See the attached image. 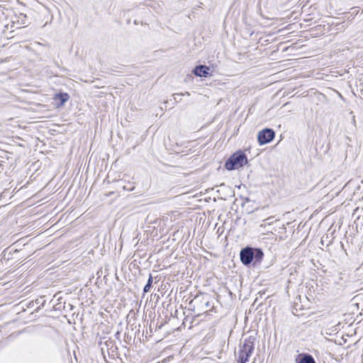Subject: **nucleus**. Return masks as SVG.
I'll return each mask as SVG.
<instances>
[{
	"mask_svg": "<svg viewBox=\"0 0 363 363\" xmlns=\"http://www.w3.org/2000/svg\"><path fill=\"white\" fill-rule=\"evenodd\" d=\"M263 256V253L262 251H260L259 250H257V257H259V259H261Z\"/></svg>",
	"mask_w": 363,
	"mask_h": 363,
	"instance_id": "nucleus-10",
	"label": "nucleus"
},
{
	"mask_svg": "<svg viewBox=\"0 0 363 363\" xmlns=\"http://www.w3.org/2000/svg\"><path fill=\"white\" fill-rule=\"evenodd\" d=\"M240 260L241 262L247 265L251 263L253 259L254 254L252 248L246 247L242 249L240 253Z\"/></svg>",
	"mask_w": 363,
	"mask_h": 363,
	"instance_id": "nucleus-3",
	"label": "nucleus"
},
{
	"mask_svg": "<svg viewBox=\"0 0 363 363\" xmlns=\"http://www.w3.org/2000/svg\"><path fill=\"white\" fill-rule=\"evenodd\" d=\"M247 159L243 153L237 152L233 155L225 162V167L228 170L238 169L247 164Z\"/></svg>",
	"mask_w": 363,
	"mask_h": 363,
	"instance_id": "nucleus-1",
	"label": "nucleus"
},
{
	"mask_svg": "<svg viewBox=\"0 0 363 363\" xmlns=\"http://www.w3.org/2000/svg\"><path fill=\"white\" fill-rule=\"evenodd\" d=\"M69 96L67 94H59L55 96V99H60L61 101V105H63L66 101H68Z\"/></svg>",
	"mask_w": 363,
	"mask_h": 363,
	"instance_id": "nucleus-7",
	"label": "nucleus"
},
{
	"mask_svg": "<svg viewBox=\"0 0 363 363\" xmlns=\"http://www.w3.org/2000/svg\"><path fill=\"white\" fill-rule=\"evenodd\" d=\"M209 67L205 65L196 66L193 72L199 77H207L208 74Z\"/></svg>",
	"mask_w": 363,
	"mask_h": 363,
	"instance_id": "nucleus-5",
	"label": "nucleus"
},
{
	"mask_svg": "<svg viewBox=\"0 0 363 363\" xmlns=\"http://www.w3.org/2000/svg\"><path fill=\"white\" fill-rule=\"evenodd\" d=\"M272 218V217H269L266 220H270Z\"/></svg>",
	"mask_w": 363,
	"mask_h": 363,
	"instance_id": "nucleus-11",
	"label": "nucleus"
},
{
	"mask_svg": "<svg viewBox=\"0 0 363 363\" xmlns=\"http://www.w3.org/2000/svg\"><path fill=\"white\" fill-rule=\"evenodd\" d=\"M253 350V346L250 344H245L243 349L239 353V362L240 363H245Z\"/></svg>",
	"mask_w": 363,
	"mask_h": 363,
	"instance_id": "nucleus-4",
	"label": "nucleus"
},
{
	"mask_svg": "<svg viewBox=\"0 0 363 363\" xmlns=\"http://www.w3.org/2000/svg\"><path fill=\"white\" fill-rule=\"evenodd\" d=\"M152 284V277L151 274H150L148 280H147V283L146 284V285L145 286L144 289H143L145 293H147L150 291Z\"/></svg>",
	"mask_w": 363,
	"mask_h": 363,
	"instance_id": "nucleus-8",
	"label": "nucleus"
},
{
	"mask_svg": "<svg viewBox=\"0 0 363 363\" xmlns=\"http://www.w3.org/2000/svg\"><path fill=\"white\" fill-rule=\"evenodd\" d=\"M274 138V132L273 130L266 128L259 132L257 135L258 142L263 145L269 143Z\"/></svg>",
	"mask_w": 363,
	"mask_h": 363,
	"instance_id": "nucleus-2",
	"label": "nucleus"
},
{
	"mask_svg": "<svg viewBox=\"0 0 363 363\" xmlns=\"http://www.w3.org/2000/svg\"><path fill=\"white\" fill-rule=\"evenodd\" d=\"M298 363H315L313 358L308 354L299 355V359H296Z\"/></svg>",
	"mask_w": 363,
	"mask_h": 363,
	"instance_id": "nucleus-6",
	"label": "nucleus"
},
{
	"mask_svg": "<svg viewBox=\"0 0 363 363\" xmlns=\"http://www.w3.org/2000/svg\"><path fill=\"white\" fill-rule=\"evenodd\" d=\"M190 96V93L188 91H186L185 93L174 94L173 95L175 100L177 99V96Z\"/></svg>",
	"mask_w": 363,
	"mask_h": 363,
	"instance_id": "nucleus-9",
	"label": "nucleus"
}]
</instances>
